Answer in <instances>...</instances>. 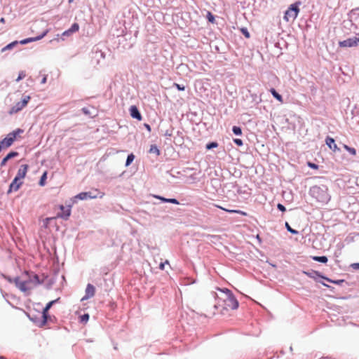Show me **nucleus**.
Instances as JSON below:
<instances>
[{
	"mask_svg": "<svg viewBox=\"0 0 359 359\" xmlns=\"http://www.w3.org/2000/svg\"><path fill=\"white\" fill-rule=\"evenodd\" d=\"M300 2H296L292 4L289 8L285 11L284 20L287 22L293 21L296 19L299 12V6Z\"/></svg>",
	"mask_w": 359,
	"mask_h": 359,
	"instance_id": "nucleus-2",
	"label": "nucleus"
},
{
	"mask_svg": "<svg viewBox=\"0 0 359 359\" xmlns=\"http://www.w3.org/2000/svg\"><path fill=\"white\" fill-rule=\"evenodd\" d=\"M215 206L219 209H222L226 212H231V213H237V214H240L241 215H243V216H246L248 214L247 212H243L242 210H229V209H226V208H224L220 205H215Z\"/></svg>",
	"mask_w": 359,
	"mask_h": 359,
	"instance_id": "nucleus-18",
	"label": "nucleus"
},
{
	"mask_svg": "<svg viewBox=\"0 0 359 359\" xmlns=\"http://www.w3.org/2000/svg\"><path fill=\"white\" fill-rule=\"evenodd\" d=\"M25 76H26V73H25V71H21V72L19 73L18 78L15 79V81H16V82H18V81H20V80L23 79Z\"/></svg>",
	"mask_w": 359,
	"mask_h": 359,
	"instance_id": "nucleus-31",
	"label": "nucleus"
},
{
	"mask_svg": "<svg viewBox=\"0 0 359 359\" xmlns=\"http://www.w3.org/2000/svg\"><path fill=\"white\" fill-rule=\"evenodd\" d=\"M72 34H73L72 32H69V29L65 31L63 33H62V36H69L71 35Z\"/></svg>",
	"mask_w": 359,
	"mask_h": 359,
	"instance_id": "nucleus-42",
	"label": "nucleus"
},
{
	"mask_svg": "<svg viewBox=\"0 0 359 359\" xmlns=\"http://www.w3.org/2000/svg\"><path fill=\"white\" fill-rule=\"evenodd\" d=\"M270 92L271 93V94L273 95V96L277 100H278L280 103H283V97L282 96L278 93L276 92V90L274 89V88H271L270 89Z\"/></svg>",
	"mask_w": 359,
	"mask_h": 359,
	"instance_id": "nucleus-19",
	"label": "nucleus"
},
{
	"mask_svg": "<svg viewBox=\"0 0 359 359\" xmlns=\"http://www.w3.org/2000/svg\"><path fill=\"white\" fill-rule=\"evenodd\" d=\"M89 320V315L88 313L83 314L80 316V322L86 324Z\"/></svg>",
	"mask_w": 359,
	"mask_h": 359,
	"instance_id": "nucleus-25",
	"label": "nucleus"
},
{
	"mask_svg": "<svg viewBox=\"0 0 359 359\" xmlns=\"http://www.w3.org/2000/svg\"><path fill=\"white\" fill-rule=\"evenodd\" d=\"M242 32L243 33V34L247 37V38H249L250 37V34L248 33V32L245 29H241Z\"/></svg>",
	"mask_w": 359,
	"mask_h": 359,
	"instance_id": "nucleus-44",
	"label": "nucleus"
},
{
	"mask_svg": "<svg viewBox=\"0 0 359 359\" xmlns=\"http://www.w3.org/2000/svg\"><path fill=\"white\" fill-rule=\"evenodd\" d=\"M359 44V34L352 38L339 42V46L341 48L355 47Z\"/></svg>",
	"mask_w": 359,
	"mask_h": 359,
	"instance_id": "nucleus-5",
	"label": "nucleus"
},
{
	"mask_svg": "<svg viewBox=\"0 0 359 359\" xmlns=\"http://www.w3.org/2000/svg\"><path fill=\"white\" fill-rule=\"evenodd\" d=\"M149 152L150 154H156L157 156L160 154V151L156 145H151Z\"/></svg>",
	"mask_w": 359,
	"mask_h": 359,
	"instance_id": "nucleus-24",
	"label": "nucleus"
},
{
	"mask_svg": "<svg viewBox=\"0 0 359 359\" xmlns=\"http://www.w3.org/2000/svg\"><path fill=\"white\" fill-rule=\"evenodd\" d=\"M325 280H326L327 281L330 282V283H334V284H337V285H340L341 284L344 280H332L328 278H325V277H323Z\"/></svg>",
	"mask_w": 359,
	"mask_h": 359,
	"instance_id": "nucleus-30",
	"label": "nucleus"
},
{
	"mask_svg": "<svg viewBox=\"0 0 359 359\" xmlns=\"http://www.w3.org/2000/svg\"><path fill=\"white\" fill-rule=\"evenodd\" d=\"M312 195L317 201L321 203H327L330 200V196L326 190L323 189L319 187H313Z\"/></svg>",
	"mask_w": 359,
	"mask_h": 359,
	"instance_id": "nucleus-3",
	"label": "nucleus"
},
{
	"mask_svg": "<svg viewBox=\"0 0 359 359\" xmlns=\"http://www.w3.org/2000/svg\"><path fill=\"white\" fill-rule=\"evenodd\" d=\"M220 294L213 293V297L216 300L213 311L210 312V315H215L217 312L224 315L226 312L237 309L238 302L235 298L232 292L228 289H219Z\"/></svg>",
	"mask_w": 359,
	"mask_h": 359,
	"instance_id": "nucleus-1",
	"label": "nucleus"
},
{
	"mask_svg": "<svg viewBox=\"0 0 359 359\" xmlns=\"http://www.w3.org/2000/svg\"><path fill=\"white\" fill-rule=\"evenodd\" d=\"M27 170H28V165L26 164L22 165L18 170V173L15 176V178L19 179L20 180H23L26 176Z\"/></svg>",
	"mask_w": 359,
	"mask_h": 359,
	"instance_id": "nucleus-13",
	"label": "nucleus"
},
{
	"mask_svg": "<svg viewBox=\"0 0 359 359\" xmlns=\"http://www.w3.org/2000/svg\"><path fill=\"white\" fill-rule=\"evenodd\" d=\"M343 147L346 150L348 151L352 156H355L356 155V150L353 148V147H350L346 144H343Z\"/></svg>",
	"mask_w": 359,
	"mask_h": 359,
	"instance_id": "nucleus-23",
	"label": "nucleus"
},
{
	"mask_svg": "<svg viewBox=\"0 0 359 359\" xmlns=\"http://www.w3.org/2000/svg\"><path fill=\"white\" fill-rule=\"evenodd\" d=\"M19 155V154L17 152V151H11L10 152L9 154H8L1 161V167H4V165H6L7 161L11 159V158H15L16 156H18Z\"/></svg>",
	"mask_w": 359,
	"mask_h": 359,
	"instance_id": "nucleus-16",
	"label": "nucleus"
},
{
	"mask_svg": "<svg viewBox=\"0 0 359 359\" xmlns=\"http://www.w3.org/2000/svg\"><path fill=\"white\" fill-rule=\"evenodd\" d=\"M31 97L29 95H25L22 99V101L17 102L11 109L10 113H17L18 111L22 109L27 104L29 101L30 100Z\"/></svg>",
	"mask_w": 359,
	"mask_h": 359,
	"instance_id": "nucleus-6",
	"label": "nucleus"
},
{
	"mask_svg": "<svg viewBox=\"0 0 359 359\" xmlns=\"http://www.w3.org/2000/svg\"><path fill=\"white\" fill-rule=\"evenodd\" d=\"M104 194L100 191L98 189H95L91 191L81 192L76 196V198L80 200H86L88 198H96L97 197L102 198Z\"/></svg>",
	"mask_w": 359,
	"mask_h": 359,
	"instance_id": "nucleus-4",
	"label": "nucleus"
},
{
	"mask_svg": "<svg viewBox=\"0 0 359 359\" xmlns=\"http://www.w3.org/2000/svg\"><path fill=\"white\" fill-rule=\"evenodd\" d=\"M46 81H47V76H46V75H45V76H43V78L42 79V80H41V83L42 84H44V83H46Z\"/></svg>",
	"mask_w": 359,
	"mask_h": 359,
	"instance_id": "nucleus-46",
	"label": "nucleus"
},
{
	"mask_svg": "<svg viewBox=\"0 0 359 359\" xmlns=\"http://www.w3.org/2000/svg\"><path fill=\"white\" fill-rule=\"evenodd\" d=\"M233 142L238 145L241 146L243 145V142L241 139H233Z\"/></svg>",
	"mask_w": 359,
	"mask_h": 359,
	"instance_id": "nucleus-40",
	"label": "nucleus"
},
{
	"mask_svg": "<svg viewBox=\"0 0 359 359\" xmlns=\"http://www.w3.org/2000/svg\"><path fill=\"white\" fill-rule=\"evenodd\" d=\"M218 146L217 143V142H211L210 144H208L206 145V149H212V148H215V147H217Z\"/></svg>",
	"mask_w": 359,
	"mask_h": 359,
	"instance_id": "nucleus-32",
	"label": "nucleus"
},
{
	"mask_svg": "<svg viewBox=\"0 0 359 359\" xmlns=\"http://www.w3.org/2000/svg\"><path fill=\"white\" fill-rule=\"evenodd\" d=\"M14 283L22 292H25L32 289V285H27V280H22L19 277L14 279Z\"/></svg>",
	"mask_w": 359,
	"mask_h": 359,
	"instance_id": "nucleus-8",
	"label": "nucleus"
},
{
	"mask_svg": "<svg viewBox=\"0 0 359 359\" xmlns=\"http://www.w3.org/2000/svg\"><path fill=\"white\" fill-rule=\"evenodd\" d=\"M173 86L179 90H184L185 88L184 86H181L177 83H175Z\"/></svg>",
	"mask_w": 359,
	"mask_h": 359,
	"instance_id": "nucleus-35",
	"label": "nucleus"
},
{
	"mask_svg": "<svg viewBox=\"0 0 359 359\" xmlns=\"http://www.w3.org/2000/svg\"><path fill=\"white\" fill-rule=\"evenodd\" d=\"M351 266L355 269V270H358L359 269V263H353L351 265Z\"/></svg>",
	"mask_w": 359,
	"mask_h": 359,
	"instance_id": "nucleus-41",
	"label": "nucleus"
},
{
	"mask_svg": "<svg viewBox=\"0 0 359 359\" xmlns=\"http://www.w3.org/2000/svg\"><path fill=\"white\" fill-rule=\"evenodd\" d=\"M156 198L160 199L161 201H162L163 202H168V198H163L161 196H156Z\"/></svg>",
	"mask_w": 359,
	"mask_h": 359,
	"instance_id": "nucleus-45",
	"label": "nucleus"
},
{
	"mask_svg": "<svg viewBox=\"0 0 359 359\" xmlns=\"http://www.w3.org/2000/svg\"><path fill=\"white\" fill-rule=\"evenodd\" d=\"M27 280V285H31L32 284V280H31V276H29V278Z\"/></svg>",
	"mask_w": 359,
	"mask_h": 359,
	"instance_id": "nucleus-49",
	"label": "nucleus"
},
{
	"mask_svg": "<svg viewBox=\"0 0 359 359\" xmlns=\"http://www.w3.org/2000/svg\"><path fill=\"white\" fill-rule=\"evenodd\" d=\"M326 144L333 151L339 150L334 139L328 137L326 140Z\"/></svg>",
	"mask_w": 359,
	"mask_h": 359,
	"instance_id": "nucleus-17",
	"label": "nucleus"
},
{
	"mask_svg": "<svg viewBox=\"0 0 359 359\" xmlns=\"http://www.w3.org/2000/svg\"><path fill=\"white\" fill-rule=\"evenodd\" d=\"M233 132L236 135H240V134H241V128H239L238 126H233Z\"/></svg>",
	"mask_w": 359,
	"mask_h": 359,
	"instance_id": "nucleus-33",
	"label": "nucleus"
},
{
	"mask_svg": "<svg viewBox=\"0 0 359 359\" xmlns=\"http://www.w3.org/2000/svg\"><path fill=\"white\" fill-rule=\"evenodd\" d=\"M74 0H69V3H72Z\"/></svg>",
	"mask_w": 359,
	"mask_h": 359,
	"instance_id": "nucleus-54",
	"label": "nucleus"
},
{
	"mask_svg": "<svg viewBox=\"0 0 359 359\" xmlns=\"http://www.w3.org/2000/svg\"><path fill=\"white\" fill-rule=\"evenodd\" d=\"M53 217H47L44 219L43 221V225L45 226V227H47L48 224H49V221L53 219Z\"/></svg>",
	"mask_w": 359,
	"mask_h": 359,
	"instance_id": "nucleus-36",
	"label": "nucleus"
},
{
	"mask_svg": "<svg viewBox=\"0 0 359 359\" xmlns=\"http://www.w3.org/2000/svg\"><path fill=\"white\" fill-rule=\"evenodd\" d=\"M95 294V288L92 285L88 283L86 288V294L85 296L81 299V301L88 299L91 297H93Z\"/></svg>",
	"mask_w": 359,
	"mask_h": 359,
	"instance_id": "nucleus-11",
	"label": "nucleus"
},
{
	"mask_svg": "<svg viewBox=\"0 0 359 359\" xmlns=\"http://www.w3.org/2000/svg\"><path fill=\"white\" fill-rule=\"evenodd\" d=\"M135 156L133 154H130L128 156L126 165L128 166L134 160Z\"/></svg>",
	"mask_w": 359,
	"mask_h": 359,
	"instance_id": "nucleus-27",
	"label": "nucleus"
},
{
	"mask_svg": "<svg viewBox=\"0 0 359 359\" xmlns=\"http://www.w3.org/2000/svg\"><path fill=\"white\" fill-rule=\"evenodd\" d=\"M18 41H17L11 42V43H9L7 46H6L5 47H4L1 49V52L3 53L6 50L12 49L13 47H15L16 45H18Z\"/></svg>",
	"mask_w": 359,
	"mask_h": 359,
	"instance_id": "nucleus-20",
	"label": "nucleus"
},
{
	"mask_svg": "<svg viewBox=\"0 0 359 359\" xmlns=\"http://www.w3.org/2000/svg\"><path fill=\"white\" fill-rule=\"evenodd\" d=\"M22 131H21L20 130H18L17 131H13L12 133H10L9 135H18V133H22Z\"/></svg>",
	"mask_w": 359,
	"mask_h": 359,
	"instance_id": "nucleus-47",
	"label": "nucleus"
},
{
	"mask_svg": "<svg viewBox=\"0 0 359 359\" xmlns=\"http://www.w3.org/2000/svg\"><path fill=\"white\" fill-rule=\"evenodd\" d=\"M323 285L324 286H326V287H330L328 285H327V284H325V283H323Z\"/></svg>",
	"mask_w": 359,
	"mask_h": 359,
	"instance_id": "nucleus-53",
	"label": "nucleus"
},
{
	"mask_svg": "<svg viewBox=\"0 0 359 359\" xmlns=\"http://www.w3.org/2000/svg\"><path fill=\"white\" fill-rule=\"evenodd\" d=\"M207 17H208V20L210 22L213 23L215 22V18H214L213 15L210 12L208 13V16Z\"/></svg>",
	"mask_w": 359,
	"mask_h": 359,
	"instance_id": "nucleus-34",
	"label": "nucleus"
},
{
	"mask_svg": "<svg viewBox=\"0 0 359 359\" xmlns=\"http://www.w3.org/2000/svg\"><path fill=\"white\" fill-rule=\"evenodd\" d=\"M59 208L62 212L58 213L56 217L67 219L71 215V208L69 206L65 207L63 205H60Z\"/></svg>",
	"mask_w": 359,
	"mask_h": 359,
	"instance_id": "nucleus-9",
	"label": "nucleus"
},
{
	"mask_svg": "<svg viewBox=\"0 0 359 359\" xmlns=\"http://www.w3.org/2000/svg\"><path fill=\"white\" fill-rule=\"evenodd\" d=\"M29 276H31L32 285H36L41 283V281L39 280L38 275L32 274V275H29Z\"/></svg>",
	"mask_w": 359,
	"mask_h": 359,
	"instance_id": "nucleus-21",
	"label": "nucleus"
},
{
	"mask_svg": "<svg viewBox=\"0 0 359 359\" xmlns=\"http://www.w3.org/2000/svg\"><path fill=\"white\" fill-rule=\"evenodd\" d=\"M46 178H47V172H45L42 175V176H41V177L40 179V181H39V184L41 186H44L45 185V182H46Z\"/></svg>",
	"mask_w": 359,
	"mask_h": 359,
	"instance_id": "nucleus-28",
	"label": "nucleus"
},
{
	"mask_svg": "<svg viewBox=\"0 0 359 359\" xmlns=\"http://www.w3.org/2000/svg\"><path fill=\"white\" fill-rule=\"evenodd\" d=\"M58 300H59V299L50 301V302H48L46 304L45 308L43 309V312H42V318H43V320H41V323L39 325L40 327H43V326H44L46 325V323L47 322L48 316V310L51 308V306L53 305V304H55Z\"/></svg>",
	"mask_w": 359,
	"mask_h": 359,
	"instance_id": "nucleus-7",
	"label": "nucleus"
},
{
	"mask_svg": "<svg viewBox=\"0 0 359 359\" xmlns=\"http://www.w3.org/2000/svg\"><path fill=\"white\" fill-rule=\"evenodd\" d=\"M285 227L287 229V230L290 232L292 234H297L298 233V231L293 229L287 222H285Z\"/></svg>",
	"mask_w": 359,
	"mask_h": 359,
	"instance_id": "nucleus-29",
	"label": "nucleus"
},
{
	"mask_svg": "<svg viewBox=\"0 0 359 359\" xmlns=\"http://www.w3.org/2000/svg\"><path fill=\"white\" fill-rule=\"evenodd\" d=\"M48 33V30L44 31L41 35L37 36L36 37H30L25 39H23L20 41V43L21 44H27L30 42L36 41L40 39H41L43 37H44Z\"/></svg>",
	"mask_w": 359,
	"mask_h": 359,
	"instance_id": "nucleus-14",
	"label": "nucleus"
},
{
	"mask_svg": "<svg viewBox=\"0 0 359 359\" xmlns=\"http://www.w3.org/2000/svg\"><path fill=\"white\" fill-rule=\"evenodd\" d=\"M72 34H73L72 32H69V29L65 31L63 33H62V36H69L71 35Z\"/></svg>",
	"mask_w": 359,
	"mask_h": 359,
	"instance_id": "nucleus-43",
	"label": "nucleus"
},
{
	"mask_svg": "<svg viewBox=\"0 0 359 359\" xmlns=\"http://www.w3.org/2000/svg\"><path fill=\"white\" fill-rule=\"evenodd\" d=\"M16 136L6 137L0 142V151L11 147L15 140Z\"/></svg>",
	"mask_w": 359,
	"mask_h": 359,
	"instance_id": "nucleus-10",
	"label": "nucleus"
},
{
	"mask_svg": "<svg viewBox=\"0 0 359 359\" xmlns=\"http://www.w3.org/2000/svg\"><path fill=\"white\" fill-rule=\"evenodd\" d=\"M159 269H160L161 270H164V269H165V263L161 262V263L160 264V265H159Z\"/></svg>",
	"mask_w": 359,
	"mask_h": 359,
	"instance_id": "nucleus-48",
	"label": "nucleus"
},
{
	"mask_svg": "<svg viewBox=\"0 0 359 359\" xmlns=\"http://www.w3.org/2000/svg\"><path fill=\"white\" fill-rule=\"evenodd\" d=\"M130 116L134 118H136L139 121H140L142 119V116H141V114L140 112L139 111L137 107L135 105L133 106H131L130 107Z\"/></svg>",
	"mask_w": 359,
	"mask_h": 359,
	"instance_id": "nucleus-15",
	"label": "nucleus"
},
{
	"mask_svg": "<svg viewBox=\"0 0 359 359\" xmlns=\"http://www.w3.org/2000/svg\"><path fill=\"white\" fill-rule=\"evenodd\" d=\"M22 184V181L15 177L14 180H13V182H11V184H10L9 189H8V192L10 193L11 191H18Z\"/></svg>",
	"mask_w": 359,
	"mask_h": 359,
	"instance_id": "nucleus-12",
	"label": "nucleus"
},
{
	"mask_svg": "<svg viewBox=\"0 0 359 359\" xmlns=\"http://www.w3.org/2000/svg\"><path fill=\"white\" fill-rule=\"evenodd\" d=\"M79 29V25L78 23H74L71 27L69 28V32H72L73 33L78 32Z\"/></svg>",
	"mask_w": 359,
	"mask_h": 359,
	"instance_id": "nucleus-26",
	"label": "nucleus"
},
{
	"mask_svg": "<svg viewBox=\"0 0 359 359\" xmlns=\"http://www.w3.org/2000/svg\"><path fill=\"white\" fill-rule=\"evenodd\" d=\"M168 203H173V204H179V201L175 198H168Z\"/></svg>",
	"mask_w": 359,
	"mask_h": 359,
	"instance_id": "nucleus-39",
	"label": "nucleus"
},
{
	"mask_svg": "<svg viewBox=\"0 0 359 359\" xmlns=\"http://www.w3.org/2000/svg\"><path fill=\"white\" fill-rule=\"evenodd\" d=\"M308 165L309 167L311 168H313V169H318V165L313 163H311V162H308Z\"/></svg>",
	"mask_w": 359,
	"mask_h": 359,
	"instance_id": "nucleus-37",
	"label": "nucleus"
},
{
	"mask_svg": "<svg viewBox=\"0 0 359 359\" xmlns=\"http://www.w3.org/2000/svg\"><path fill=\"white\" fill-rule=\"evenodd\" d=\"M277 208H278V209L279 210H280L282 212H285L286 210L285 207L283 205L280 204V203H278L277 205Z\"/></svg>",
	"mask_w": 359,
	"mask_h": 359,
	"instance_id": "nucleus-38",
	"label": "nucleus"
},
{
	"mask_svg": "<svg viewBox=\"0 0 359 359\" xmlns=\"http://www.w3.org/2000/svg\"><path fill=\"white\" fill-rule=\"evenodd\" d=\"M313 259L315 261L321 262V263H327L328 261L327 257L325 256H320V257L314 256V257H313Z\"/></svg>",
	"mask_w": 359,
	"mask_h": 359,
	"instance_id": "nucleus-22",
	"label": "nucleus"
},
{
	"mask_svg": "<svg viewBox=\"0 0 359 359\" xmlns=\"http://www.w3.org/2000/svg\"><path fill=\"white\" fill-rule=\"evenodd\" d=\"M164 263H165V264H169V262L168 260H166Z\"/></svg>",
	"mask_w": 359,
	"mask_h": 359,
	"instance_id": "nucleus-52",
	"label": "nucleus"
},
{
	"mask_svg": "<svg viewBox=\"0 0 359 359\" xmlns=\"http://www.w3.org/2000/svg\"><path fill=\"white\" fill-rule=\"evenodd\" d=\"M5 22H6V20H5V18H1L0 19V22H1V23H5Z\"/></svg>",
	"mask_w": 359,
	"mask_h": 359,
	"instance_id": "nucleus-50",
	"label": "nucleus"
},
{
	"mask_svg": "<svg viewBox=\"0 0 359 359\" xmlns=\"http://www.w3.org/2000/svg\"><path fill=\"white\" fill-rule=\"evenodd\" d=\"M145 126H146V128H147V130H148L149 131H150V126H149V125H147V124H145Z\"/></svg>",
	"mask_w": 359,
	"mask_h": 359,
	"instance_id": "nucleus-51",
	"label": "nucleus"
}]
</instances>
